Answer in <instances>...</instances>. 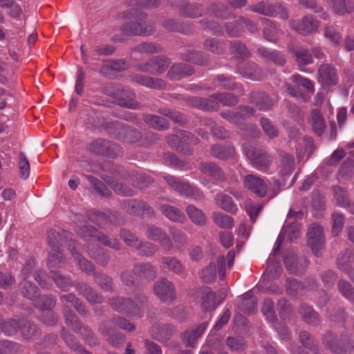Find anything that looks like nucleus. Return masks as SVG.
I'll return each instance as SVG.
<instances>
[{
  "mask_svg": "<svg viewBox=\"0 0 354 354\" xmlns=\"http://www.w3.org/2000/svg\"><path fill=\"white\" fill-rule=\"evenodd\" d=\"M133 272L135 274L148 279H153L156 275V270L149 263L135 265Z\"/></svg>",
  "mask_w": 354,
  "mask_h": 354,
  "instance_id": "nucleus-37",
  "label": "nucleus"
},
{
  "mask_svg": "<svg viewBox=\"0 0 354 354\" xmlns=\"http://www.w3.org/2000/svg\"><path fill=\"white\" fill-rule=\"evenodd\" d=\"M289 24L295 31L304 36L317 32L319 27L312 15H306L301 20H291Z\"/></svg>",
  "mask_w": 354,
  "mask_h": 354,
  "instance_id": "nucleus-12",
  "label": "nucleus"
},
{
  "mask_svg": "<svg viewBox=\"0 0 354 354\" xmlns=\"http://www.w3.org/2000/svg\"><path fill=\"white\" fill-rule=\"evenodd\" d=\"M284 264L286 269L292 274L301 272L303 267L299 266L298 259L293 252H288L284 257Z\"/></svg>",
  "mask_w": 354,
  "mask_h": 354,
  "instance_id": "nucleus-40",
  "label": "nucleus"
},
{
  "mask_svg": "<svg viewBox=\"0 0 354 354\" xmlns=\"http://www.w3.org/2000/svg\"><path fill=\"white\" fill-rule=\"evenodd\" d=\"M255 110L250 106H240L236 111L227 110L221 113V116L233 124H241L245 120L254 115Z\"/></svg>",
  "mask_w": 354,
  "mask_h": 354,
  "instance_id": "nucleus-14",
  "label": "nucleus"
},
{
  "mask_svg": "<svg viewBox=\"0 0 354 354\" xmlns=\"http://www.w3.org/2000/svg\"><path fill=\"white\" fill-rule=\"evenodd\" d=\"M335 13L343 15L351 13L354 10L353 0H328Z\"/></svg>",
  "mask_w": 354,
  "mask_h": 354,
  "instance_id": "nucleus-30",
  "label": "nucleus"
},
{
  "mask_svg": "<svg viewBox=\"0 0 354 354\" xmlns=\"http://www.w3.org/2000/svg\"><path fill=\"white\" fill-rule=\"evenodd\" d=\"M77 232L84 237H95L102 244L114 250L120 249V243L116 239L109 237L108 236L98 232L93 226H83L82 227L77 229Z\"/></svg>",
  "mask_w": 354,
  "mask_h": 354,
  "instance_id": "nucleus-8",
  "label": "nucleus"
},
{
  "mask_svg": "<svg viewBox=\"0 0 354 354\" xmlns=\"http://www.w3.org/2000/svg\"><path fill=\"white\" fill-rule=\"evenodd\" d=\"M174 191L182 196L193 198L194 199L203 198L202 192L197 187H193L183 180Z\"/></svg>",
  "mask_w": 354,
  "mask_h": 354,
  "instance_id": "nucleus-32",
  "label": "nucleus"
},
{
  "mask_svg": "<svg viewBox=\"0 0 354 354\" xmlns=\"http://www.w3.org/2000/svg\"><path fill=\"white\" fill-rule=\"evenodd\" d=\"M131 79L133 82L151 88H162L165 85V82L161 79L141 75H133Z\"/></svg>",
  "mask_w": 354,
  "mask_h": 354,
  "instance_id": "nucleus-26",
  "label": "nucleus"
},
{
  "mask_svg": "<svg viewBox=\"0 0 354 354\" xmlns=\"http://www.w3.org/2000/svg\"><path fill=\"white\" fill-rule=\"evenodd\" d=\"M245 151L252 167L258 170L268 169L272 162V157L266 153L259 151L252 147L246 148Z\"/></svg>",
  "mask_w": 354,
  "mask_h": 354,
  "instance_id": "nucleus-11",
  "label": "nucleus"
},
{
  "mask_svg": "<svg viewBox=\"0 0 354 354\" xmlns=\"http://www.w3.org/2000/svg\"><path fill=\"white\" fill-rule=\"evenodd\" d=\"M311 126L317 136H321L325 130L326 125L323 115L318 109H315L311 113Z\"/></svg>",
  "mask_w": 354,
  "mask_h": 354,
  "instance_id": "nucleus-38",
  "label": "nucleus"
},
{
  "mask_svg": "<svg viewBox=\"0 0 354 354\" xmlns=\"http://www.w3.org/2000/svg\"><path fill=\"white\" fill-rule=\"evenodd\" d=\"M301 212H295L292 209L289 210L288 220L286 221L287 225L283 226L279 234L272 251V255L275 256L279 253L281 245L286 236H287L290 241L297 239L299 236L300 233L299 223L297 221H289V220L291 218H301Z\"/></svg>",
  "mask_w": 354,
  "mask_h": 354,
  "instance_id": "nucleus-2",
  "label": "nucleus"
},
{
  "mask_svg": "<svg viewBox=\"0 0 354 354\" xmlns=\"http://www.w3.org/2000/svg\"><path fill=\"white\" fill-rule=\"evenodd\" d=\"M261 20L265 26L263 30L264 38L268 41L273 43L277 42L278 40L279 31L274 23L265 18H261Z\"/></svg>",
  "mask_w": 354,
  "mask_h": 354,
  "instance_id": "nucleus-33",
  "label": "nucleus"
},
{
  "mask_svg": "<svg viewBox=\"0 0 354 354\" xmlns=\"http://www.w3.org/2000/svg\"><path fill=\"white\" fill-rule=\"evenodd\" d=\"M337 286L339 292L346 299L351 301L354 299V288L349 282L340 279L338 281Z\"/></svg>",
  "mask_w": 354,
  "mask_h": 354,
  "instance_id": "nucleus-59",
  "label": "nucleus"
},
{
  "mask_svg": "<svg viewBox=\"0 0 354 354\" xmlns=\"http://www.w3.org/2000/svg\"><path fill=\"white\" fill-rule=\"evenodd\" d=\"M75 288L79 294L85 297L91 304H100L102 302V297L91 287L86 283H77Z\"/></svg>",
  "mask_w": 354,
  "mask_h": 354,
  "instance_id": "nucleus-25",
  "label": "nucleus"
},
{
  "mask_svg": "<svg viewBox=\"0 0 354 354\" xmlns=\"http://www.w3.org/2000/svg\"><path fill=\"white\" fill-rule=\"evenodd\" d=\"M115 327H119L127 331H132L135 328L131 322L123 317H115L111 322L102 324L100 328V331L103 335L110 336L113 346H118L124 340V337L122 335H117L115 339L112 336Z\"/></svg>",
  "mask_w": 354,
  "mask_h": 354,
  "instance_id": "nucleus-4",
  "label": "nucleus"
},
{
  "mask_svg": "<svg viewBox=\"0 0 354 354\" xmlns=\"http://www.w3.org/2000/svg\"><path fill=\"white\" fill-rule=\"evenodd\" d=\"M120 30L127 35L141 36V23L127 22L121 26Z\"/></svg>",
  "mask_w": 354,
  "mask_h": 354,
  "instance_id": "nucleus-58",
  "label": "nucleus"
},
{
  "mask_svg": "<svg viewBox=\"0 0 354 354\" xmlns=\"http://www.w3.org/2000/svg\"><path fill=\"white\" fill-rule=\"evenodd\" d=\"M299 313L304 320L310 324H317L319 322L317 313L306 304H302L299 309Z\"/></svg>",
  "mask_w": 354,
  "mask_h": 354,
  "instance_id": "nucleus-45",
  "label": "nucleus"
},
{
  "mask_svg": "<svg viewBox=\"0 0 354 354\" xmlns=\"http://www.w3.org/2000/svg\"><path fill=\"white\" fill-rule=\"evenodd\" d=\"M170 64L167 58L163 57H154L144 64L137 65V70L149 73L152 75H160L164 73Z\"/></svg>",
  "mask_w": 354,
  "mask_h": 354,
  "instance_id": "nucleus-9",
  "label": "nucleus"
},
{
  "mask_svg": "<svg viewBox=\"0 0 354 354\" xmlns=\"http://www.w3.org/2000/svg\"><path fill=\"white\" fill-rule=\"evenodd\" d=\"M187 214L190 220L198 225H205L206 216L203 211L193 205H189L186 209Z\"/></svg>",
  "mask_w": 354,
  "mask_h": 354,
  "instance_id": "nucleus-39",
  "label": "nucleus"
},
{
  "mask_svg": "<svg viewBox=\"0 0 354 354\" xmlns=\"http://www.w3.org/2000/svg\"><path fill=\"white\" fill-rule=\"evenodd\" d=\"M160 211L168 219L174 222H183L185 218L182 211L169 205H161Z\"/></svg>",
  "mask_w": 354,
  "mask_h": 354,
  "instance_id": "nucleus-35",
  "label": "nucleus"
},
{
  "mask_svg": "<svg viewBox=\"0 0 354 354\" xmlns=\"http://www.w3.org/2000/svg\"><path fill=\"white\" fill-rule=\"evenodd\" d=\"M69 234L70 233L66 230H62L61 232L51 230L48 232V243L52 248V250L48 257V265L52 274L56 272L53 269L62 268L65 264L64 256L59 250L62 239H64V241L67 243L73 258L77 263H78L80 269L87 273L93 272L94 270L93 265L82 257L80 253L74 250L75 243L72 239H68Z\"/></svg>",
  "mask_w": 354,
  "mask_h": 354,
  "instance_id": "nucleus-1",
  "label": "nucleus"
},
{
  "mask_svg": "<svg viewBox=\"0 0 354 354\" xmlns=\"http://www.w3.org/2000/svg\"><path fill=\"white\" fill-rule=\"evenodd\" d=\"M334 196L339 206L346 207L348 205L347 192L340 187L333 188Z\"/></svg>",
  "mask_w": 354,
  "mask_h": 354,
  "instance_id": "nucleus-61",
  "label": "nucleus"
},
{
  "mask_svg": "<svg viewBox=\"0 0 354 354\" xmlns=\"http://www.w3.org/2000/svg\"><path fill=\"white\" fill-rule=\"evenodd\" d=\"M162 264L160 268L167 272H172L176 274L180 275L184 272L185 268L181 262L174 257H163L161 259Z\"/></svg>",
  "mask_w": 354,
  "mask_h": 354,
  "instance_id": "nucleus-27",
  "label": "nucleus"
},
{
  "mask_svg": "<svg viewBox=\"0 0 354 354\" xmlns=\"http://www.w3.org/2000/svg\"><path fill=\"white\" fill-rule=\"evenodd\" d=\"M147 236L159 243L160 246L166 250H171L173 248V243L171 239L161 228L150 225L147 228Z\"/></svg>",
  "mask_w": 354,
  "mask_h": 354,
  "instance_id": "nucleus-16",
  "label": "nucleus"
},
{
  "mask_svg": "<svg viewBox=\"0 0 354 354\" xmlns=\"http://www.w3.org/2000/svg\"><path fill=\"white\" fill-rule=\"evenodd\" d=\"M106 128L109 133L113 134L119 139L127 142L136 143L141 138V134L139 131L118 122H110Z\"/></svg>",
  "mask_w": 354,
  "mask_h": 354,
  "instance_id": "nucleus-6",
  "label": "nucleus"
},
{
  "mask_svg": "<svg viewBox=\"0 0 354 354\" xmlns=\"http://www.w3.org/2000/svg\"><path fill=\"white\" fill-rule=\"evenodd\" d=\"M318 81L324 86L337 84L338 75L335 67L328 64H322L318 70Z\"/></svg>",
  "mask_w": 354,
  "mask_h": 354,
  "instance_id": "nucleus-17",
  "label": "nucleus"
},
{
  "mask_svg": "<svg viewBox=\"0 0 354 354\" xmlns=\"http://www.w3.org/2000/svg\"><path fill=\"white\" fill-rule=\"evenodd\" d=\"M198 138L191 133L182 131L176 135H171L167 137V143L173 148L178 149L184 143H198Z\"/></svg>",
  "mask_w": 354,
  "mask_h": 354,
  "instance_id": "nucleus-18",
  "label": "nucleus"
},
{
  "mask_svg": "<svg viewBox=\"0 0 354 354\" xmlns=\"http://www.w3.org/2000/svg\"><path fill=\"white\" fill-rule=\"evenodd\" d=\"M261 310L269 322H274L276 321L277 317L274 309V303L270 299L264 300Z\"/></svg>",
  "mask_w": 354,
  "mask_h": 354,
  "instance_id": "nucleus-60",
  "label": "nucleus"
},
{
  "mask_svg": "<svg viewBox=\"0 0 354 354\" xmlns=\"http://www.w3.org/2000/svg\"><path fill=\"white\" fill-rule=\"evenodd\" d=\"M353 259V253L349 250H344L337 257V265L338 269L346 273L353 268L352 263Z\"/></svg>",
  "mask_w": 354,
  "mask_h": 354,
  "instance_id": "nucleus-31",
  "label": "nucleus"
},
{
  "mask_svg": "<svg viewBox=\"0 0 354 354\" xmlns=\"http://www.w3.org/2000/svg\"><path fill=\"white\" fill-rule=\"evenodd\" d=\"M105 93L115 97V103L120 106L136 109L138 108V104L136 101V95L131 90H125L113 85L107 86L105 88Z\"/></svg>",
  "mask_w": 354,
  "mask_h": 354,
  "instance_id": "nucleus-5",
  "label": "nucleus"
},
{
  "mask_svg": "<svg viewBox=\"0 0 354 354\" xmlns=\"http://www.w3.org/2000/svg\"><path fill=\"white\" fill-rule=\"evenodd\" d=\"M175 331V328L171 325H165L163 326H154L152 327V335L159 339H163L167 336L171 335Z\"/></svg>",
  "mask_w": 354,
  "mask_h": 354,
  "instance_id": "nucleus-51",
  "label": "nucleus"
},
{
  "mask_svg": "<svg viewBox=\"0 0 354 354\" xmlns=\"http://www.w3.org/2000/svg\"><path fill=\"white\" fill-rule=\"evenodd\" d=\"M207 326V324L203 322L196 328L186 331L183 335V342L189 346H193L196 340L204 333Z\"/></svg>",
  "mask_w": 354,
  "mask_h": 354,
  "instance_id": "nucleus-34",
  "label": "nucleus"
},
{
  "mask_svg": "<svg viewBox=\"0 0 354 354\" xmlns=\"http://www.w3.org/2000/svg\"><path fill=\"white\" fill-rule=\"evenodd\" d=\"M251 10L268 17H277L282 19L288 17V13L286 8L280 4L272 5L268 2L261 1L251 6Z\"/></svg>",
  "mask_w": 354,
  "mask_h": 354,
  "instance_id": "nucleus-7",
  "label": "nucleus"
},
{
  "mask_svg": "<svg viewBox=\"0 0 354 354\" xmlns=\"http://www.w3.org/2000/svg\"><path fill=\"white\" fill-rule=\"evenodd\" d=\"M216 275V266L214 262H211L207 267L204 268L201 273L200 278L205 283L212 281Z\"/></svg>",
  "mask_w": 354,
  "mask_h": 354,
  "instance_id": "nucleus-54",
  "label": "nucleus"
},
{
  "mask_svg": "<svg viewBox=\"0 0 354 354\" xmlns=\"http://www.w3.org/2000/svg\"><path fill=\"white\" fill-rule=\"evenodd\" d=\"M189 102L192 106L205 111H217L219 109L217 93L207 98L192 97Z\"/></svg>",
  "mask_w": 354,
  "mask_h": 354,
  "instance_id": "nucleus-20",
  "label": "nucleus"
},
{
  "mask_svg": "<svg viewBox=\"0 0 354 354\" xmlns=\"http://www.w3.org/2000/svg\"><path fill=\"white\" fill-rule=\"evenodd\" d=\"M193 68L185 63L175 64L169 68L167 76L170 80H180L193 73Z\"/></svg>",
  "mask_w": 354,
  "mask_h": 354,
  "instance_id": "nucleus-23",
  "label": "nucleus"
},
{
  "mask_svg": "<svg viewBox=\"0 0 354 354\" xmlns=\"http://www.w3.org/2000/svg\"><path fill=\"white\" fill-rule=\"evenodd\" d=\"M251 101L261 111H268L274 105L273 100L265 93H253L251 95Z\"/></svg>",
  "mask_w": 354,
  "mask_h": 354,
  "instance_id": "nucleus-29",
  "label": "nucleus"
},
{
  "mask_svg": "<svg viewBox=\"0 0 354 354\" xmlns=\"http://www.w3.org/2000/svg\"><path fill=\"white\" fill-rule=\"evenodd\" d=\"M299 313L304 320L310 324H317L319 322L317 313L306 304H302L299 309Z\"/></svg>",
  "mask_w": 354,
  "mask_h": 354,
  "instance_id": "nucleus-44",
  "label": "nucleus"
},
{
  "mask_svg": "<svg viewBox=\"0 0 354 354\" xmlns=\"http://www.w3.org/2000/svg\"><path fill=\"white\" fill-rule=\"evenodd\" d=\"M261 127L267 136L270 138H275L278 136L279 131L277 128L267 118L261 120Z\"/></svg>",
  "mask_w": 354,
  "mask_h": 354,
  "instance_id": "nucleus-63",
  "label": "nucleus"
},
{
  "mask_svg": "<svg viewBox=\"0 0 354 354\" xmlns=\"http://www.w3.org/2000/svg\"><path fill=\"white\" fill-rule=\"evenodd\" d=\"M218 105L220 104L225 106H234L238 103L237 97L230 93H217Z\"/></svg>",
  "mask_w": 354,
  "mask_h": 354,
  "instance_id": "nucleus-62",
  "label": "nucleus"
},
{
  "mask_svg": "<svg viewBox=\"0 0 354 354\" xmlns=\"http://www.w3.org/2000/svg\"><path fill=\"white\" fill-rule=\"evenodd\" d=\"M52 277L56 286L64 291L69 290L74 286L70 278L61 275L58 272H54Z\"/></svg>",
  "mask_w": 354,
  "mask_h": 354,
  "instance_id": "nucleus-55",
  "label": "nucleus"
},
{
  "mask_svg": "<svg viewBox=\"0 0 354 354\" xmlns=\"http://www.w3.org/2000/svg\"><path fill=\"white\" fill-rule=\"evenodd\" d=\"M324 343L326 347L335 353L345 354L346 353L344 349L339 346L336 337L330 333H328L324 336Z\"/></svg>",
  "mask_w": 354,
  "mask_h": 354,
  "instance_id": "nucleus-46",
  "label": "nucleus"
},
{
  "mask_svg": "<svg viewBox=\"0 0 354 354\" xmlns=\"http://www.w3.org/2000/svg\"><path fill=\"white\" fill-rule=\"evenodd\" d=\"M237 70L241 75L252 80H260L263 77L262 71L253 62L239 63Z\"/></svg>",
  "mask_w": 354,
  "mask_h": 354,
  "instance_id": "nucleus-19",
  "label": "nucleus"
},
{
  "mask_svg": "<svg viewBox=\"0 0 354 354\" xmlns=\"http://www.w3.org/2000/svg\"><path fill=\"white\" fill-rule=\"evenodd\" d=\"M19 330L22 336L26 339H30L36 336L38 333L37 326L24 319L20 320Z\"/></svg>",
  "mask_w": 354,
  "mask_h": 354,
  "instance_id": "nucleus-50",
  "label": "nucleus"
},
{
  "mask_svg": "<svg viewBox=\"0 0 354 354\" xmlns=\"http://www.w3.org/2000/svg\"><path fill=\"white\" fill-rule=\"evenodd\" d=\"M111 305L118 312L124 313L131 316L136 315V305L129 299L115 298L112 300Z\"/></svg>",
  "mask_w": 354,
  "mask_h": 354,
  "instance_id": "nucleus-24",
  "label": "nucleus"
},
{
  "mask_svg": "<svg viewBox=\"0 0 354 354\" xmlns=\"http://www.w3.org/2000/svg\"><path fill=\"white\" fill-rule=\"evenodd\" d=\"M244 187L259 197H263L268 191V184L259 176L254 174L246 175L243 180Z\"/></svg>",
  "mask_w": 354,
  "mask_h": 354,
  "instance_id": "nucleus-13",
  "label": "nucleus"
},
{
  "mask_svg": "<svg viewBox=\"0 0 354 354\" xmlns=\"http://www.w3.org/2000/svg\"><path fill=\"white\" fill-rule=\"evenodd\" d=\"M62 337L68 346L78 354H91V353L85 351L84 348L76 342L73 335L66 332L65 330H63L62 331Z\"/></svg>",
  "mask_w": 354,
  "mask_h": 354,
  "instance_id": "nucleus-52",
  "label": "nucleus"
},
{
  "mask_svg": "<svg viewBox=\"0 0 354 354\" xmlns=\"http://www.w3.org/2000/svg\"><path fill=\"white\" fill-rule=\"evenodd\" d=\"M200 171L216 180L223 181L225 174L221 168L215 162H202L199 165Z\"/></svg>",
  "mask_w": 354,
  "mask_h": 354,
  "instance_id": "nucleus-21",
  "label": "nucleus"
},
{
  "mask_svg": "<svg viewBox=\"0 0 354 354\" xmlns=\"http://www.w3.org/2000/svg\"><path fill=\"white\" fill-rule=\"evenodd\" d=\"M21 291L24 297L32 301H35L39 297L37 288L28 281L21 283Z\"/></svg>",
  "mask_w": 354,
  "mask_h": 354,
  "instance_id": "nucleus-57",
  "label": "nucleus"
},
{
  "mask_svg": "<svg viewBox=\"0 0 354 354\" xmlns=\"http://www.w3.org/2000/svg\"><path fill=\"white\" fill-rule=\"evenodd\" d=\"M124 209L127 212L131 214H151L152 209L144 201L136 200H127L124 203Z\"/></svg>",
  "mask_w": 354,
  "mask_h": 354,
  "instance_id": "nucleus-22",
  "label": "nucleus"
},
{
  "mask_svg": "<svg viewBox=\"0 0 354 354\" xmlns=\"http://www.w3.org/2000/svg\"><path fill=\"white\" fill-rule=\"evenodd\" d=\"M109 141L100 138L93 140L89 145V151L97 155L106 156Z\"/></svg>",
  "mask_w": 354,
  "mask_h": 354,
  "instance_id": "nucleus-47",
  "label": "nucleus"
},
{
  "mask_svg": "<svg viewBox=\"0 0 354 354\" xmlns=\"http://www.w3.org/2000/svg\"><path fill=\"white\" fill-rule=\"evenodd\" d=\"M230 50L239 59H244L250 56V53L246 46L237 40L230 42Z\"/></svg>",
  "mask_w": 354,
  "mask_h": 354,
  "instance_id": "nucleus-48",
  "label": "nucleus"
},
{
  "mask_svg": "<svg viewBox=\"0 0 354 354\" xmlns=\"http://www.w3.org/2000/svg\"><path fill=\"white\" fill-rule=\"evenodd\" d=\"M35 305L41 310H50L55 306V301L50 297H38Z\"/></svg>",
  "mask_w": 354,
  "mask_h": 354,
  "instance_id": "nucleus-64",
  "label": "nucleus"
},
{
  "mask_svg": "<svg viewBox=\"0 0 354 354\" xmlns=\"http://www.w3.org/2000/svg\"><path fill=\"white\" fill-rule=\"evenodd\" d=\"M258 53L267 62H272L280 66L283 65L286 62L283 55L277 50L263 47L258 49Z\"/></svg>",
  "mask_w": 354,
  "mask_h": 354,
  "instance_id": "nucleus-28",
  "label": "nucleus"
},
{
  "mask_svg": "<svg viewBox=\"0 0 354 354\" xmlns=\"http://www.w3.org/2000/svg\"><path fill=\"white\" fill-rule=\"evenodd\" d=\"M308 244L313 253L319 256L324 246L323 228L318 224H313L308 232Z\"/></svg>",
  "mask_w": 354,
  "mask_h": 354,
  "instance_id": "nucleus-10",
  "label": "nucleus"
},
{
  "mask_svg": "<svg viewBox=\"0 0 354 354\" xmlns=\"http://www.w3.org/2000/svg\"><path fill=\"white\" fill-rule=\"evenodd\" d=\"M60 299L64 306H66L68 304H71V305L74 306L75 304L79 303V299L73 293L62 295ZM64 314L66 324L68 327L71 328L75 332L80 331L85 337H89L91 335V330L87 327H82L77 317L68 306L64 308Z\"/></svg>",
  "mask_w": 354,
  "mask_h": 354,
  "instance_id": "nucleus-3",
  "label": "nucleus"
},
{
  "mask_svg": "<svg viewBox=\"0 0 354 354\" xmlns=\"http://www.w3.org/2000/svg\"><path fill=\"white\" fill-rule=\"evenodd\" d=\"M280 172L283 176H290L295 169V158L292 155L281 154Z\"/></svg>",
  "mask_w": 354,
  "mask_h": 354,
  "instance_id": "nucleus-42",
  "label": "nucleus"
},
{
  "mask_svg": "<svg viewBox=\"0 0 354 354\" xmlns=\"http://www.w3.org/2000/svg\"><path fill=\"white\" fill-rule=\"evenodd\" d=\"M134 50L140 53L152 54L160 52V45L153 42H142L134 48Z\"/></svg>",
  "mask_w": 354,
  "mask_h": 354,
  "instance_id": "nucleus-53",
  "label": "nucleus"
},
{
  "mask_svg": "<svg viewBox=\"0 0 354 354\" xmlns=\"http://www.w3.org/2000/svg\"><path fill=\"white\" fill-rule=\"evenodd\" d=\"M220 303L217 301L216 295L212 291L206 293L203 298L202 307L205 310H214Z\"/></svg>",
  "mask_w": 354,
  "mask_h": 354,
  "instance_id": "nucleus-56",
  "label": "nucleus"
},
{
  "mask_svg": "<svg viewBox=\"0 0 354 354\" xmlns=\"http://www.w3.org/2000/svg\"><path fill=\"white\" fill-rule=\"evenodd\" d=\"M215 200L216 203L222 208L223 210L234 214L237 211V206L234 203L232 198L225 194L220 193L216 194L215 196Z\"/></svg>",
  "mask_w": 354,
  "mask_h": 354,
  "instance_id": "nucleus-36",
  "label": "nucleus"
},
{
  "mask_svg": "<svg viewBox=\"0 0 354 354\" xmlns=\"http://www.w3.org/2000/svg\"><path fill=\"white\" fill-rule=\"evenodd\" d=\"M145 122L155 129L163 130L168 128L167 120L160 116L147 115L144 118Z\"/></svg>",
  "mask_w": 354,
  "mask_h": 354,
  "instance_id": "nucleus-43",
  "label": "nucleus"
},
{
  "mask_svg": "<svg viewBox=\"0 0 354 354\" xmlns=\"http://www.w3.org/2000/svg\"><path fill=\"white\" fill-rule=\"evenodd\" d=\"M155 294L163 301H171L175 299V289L173 284L167 279H159L153 286Z\"/></svg>",
  "mask_w": 354,
  "mask_h": 354,
  "instance_id": "nucleus-15",
  "label": "nucleus"
},
{
  "mask_svg": "<svg viewBox=\"0 0 354 354\" xmlns=\"http://www.w3.org/2000/svg\"><path fill=\"white\" fill-rule=\"evenodd\" d=\"M234 148L230 145H214L211 149V154L218 159L225 160L233 156Z\"/></svg>",
  "mask_w": 354,
  "mask_h": 354,
  "instance_id": "nucleus-41",
  "label": "nucleus"
},
{
  "mask_svg": "<svg viewBox=\"0 0 354 354\" xmlns=\"http://www.w3.org/2000/svg\"><path fill=\"white\" fill-rule=\"evenodd\" d=\"M212 218L213 221L221 228H232L234 225L232 218L221 212H214Z\"/></svg>",
  "mask_w": 354,
  "mask_h": 354,
  "instance_id": "nucleus-49",
  "label": "nucleus"
}]
</instances>
